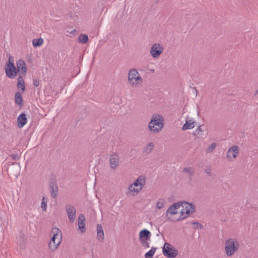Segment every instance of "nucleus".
Instances as JSON below:
<instances>
[{
    "mask_svg": "<svg viewBox=\"0 0 258 258\" xmlns=\"http://www.w3.org/2000/svg\"><path fill=\"white\" fill-rule=\"evenodd\" d=\"M164 126V118L161 115L154 114L149 123V130L154 133H158L163 128Z\"/></svg>",
    "mask_w": 258,
    "mask_h": 258,
    "instance_id": "1",
    "label": "nucleus"
},
{
    "mask_svg": "<svg viewBox=\"0 0 258 258\" xmlns=\"http://www.w3.org/2000/svg\"><path fill=\"white\" fill-rule=\"evenodd\" d=\"M180 216L178 218L173 221L182 220L187 217L190 213H193L196 211V206L192 204L184 201L180 202Z\"/></svg>",
    "mask_w": 258,
    "mask_h": 258,
    "instance_id": "2",
    "label": "nucleus"
},
{
    "mask_svg": "<svg viewBox=\"0 0 258 258\" xmlns=\"http://www.w3.org/2000/svg\"><path fill=\"white\" fill-rule=\"evenodd\" d=\"M127 81L133 87H138L143 83V79L136 69H132L128 72Z\"/></svg>",
    "mask_w": 258,
    "mask_h": 258,
    "instance_id": "3",
    "label": "nucleus"
},
{
    "mask_svg": "<svg viewBox=\"0 0 258 258\" xmlns=\"http://www.w3.org/2000/svg\"><path fill=\"white\" fill-rule=\"evenodd\" d=\"M53 236L48 244L51 251H54L58 247L62 239L61 231L57 228H53L51 230Z\"/></svg>",
    "mask_w": 258,
    "mask_h": 258,
    "instance_id": "4",
    "label": "nucleus"
},
{
    "mask_svg": "<svg viewBox=\"0 0 258 258\" xmlns=\"http://www.w3.org/2000/svg\"><path fill=\"white\" fill-rule=\"evenodd\" d=\"M239 243L233 238H229L225 243V250L228 256H231L239 249Z\"/></svg>",
    "mask_w": 258,
    "mask_h": 258,
    "instance_id": "5",
    "label": "nucleus"
},
{
    "mask_svg": "<svg viewBox=\"0 0 258 258\" xmlns=\"http://www.w3.org/2000/svg\"><path fill=\"white\" fill-rule=\"evenodd\" d=\"M162 252L163 254L168 258H174L176 257L178 254V250L168 242L165 243L163 247Z\"/></svg>",
    "mask_w": 258,
    "mask_h": 258,
    "instance_id": "6",
    "label": "nucleus"
},
{
    "mask_svg": "<svg viewBox=\"0 0 258 258\" xmlns=\"http://www.w3.org/2000/svg\"><path fill=\"white\" fill-rule=\"evenodd\" d=\"M139 240L143 246L145 247H149L148 241L150 240L151 236V232L146 229L142 230L139 234Z\"/></svg>",
    "mask_w": 258,
    "mask_h": 258,
    "instance_id": "7",
    "label": "nucleus"
},
{
    "mask_svg": "<svg viewBox=\"0 0 258 258\" xmlns=\"http://www.w3.org/2000/svg\"><path fill=\"white\" fill-rule=\"evenodd\" d=\"M164 50L163 46L160 43L154 44L150 49V54L154 58H158Z\"/></svg>",
    "mask_w": 258,
    "mask_h": 258,
    "instance_id": "8",
    "label": "nucleus"
},
{
    "mask_svg": "<svg viewBox=\"0 0 258 258\" xmlns=\"http://www.w3.org/2000/svg\"><path fill=\"white\" fill-rule=\"evenodd\" d=\"M110 166L112 169H116L119 166V156L118 153L115 152L110 155L109 160Z\"/></svg>",
    "mask_w": 258,
    "mask_h": 258,
    "instance_id": "9",
    "label": "nucleus"
},
{
    "mask_svg": "<svg viewBox=\"0 0 258 258\" xmlns=\"http://www.w3.org/2000/svg\"><path fill=\"white\" fill-rule=\"evenodd\" d=\"M69 220L70 223H73L76 219V208L71 205H67L66 207Z\"/></svg>",
    "mask_w": 258,
    "mask_h": 258,
    "instance_id": "10",
    "label": "nucleus"
},
{
    "mask_svg": "<svg viewBox=\"0 0 258 258\" xmlns=\"http://www.w3.org/2000/svg\"><path fill=\"white\" fill-rule=\"evenodd\" d=\"M49 188L51 196L52 198H55L58 195V186L55 178L51 179L49 182Z\"/></svg>",
    "mask_w": 258,
    "mask_h": 258,
    "instance_id": "11",
    "label": "nucleus"
},
{
    "mask_svg": "<svg viewBox=\"0 0 258 258\" xmlns=\"http://www.w3.org/2000/svg\"><path fill=\"white\" fill-rule=\"evenodd\" d=\"M239 149L237 146H233L230 148L227 153V158H231L233 157L235 158L238 154Z\"/></svg>",
    "mask_w": 258,
    "mask_h": 258,
    "instance_id": "12",
    "label": "nucleus"
},
{
    "mask_svg": "<svg viewBox=\"0 0 258 258\" xmlns=\"http://www.w3.org/2000/svg\"><path fill=\"white\" fill-rule=\"evenodd\" d=\"M17 72H21V74L25 75L27 73V69L25 61L22 59H19L17 62Z\"/></svg>",
    "mask_w": 258,
    "mask_h": 258,
    "instance_id": "13",
    "label": "nucleus"
},
{
    "mask_svg": "<svg viewBox=\"0 0 258 258\" xmlns=\"http://www.w3.org/2000/svg\"><path fill=\"white\" fill-rule=\"evenodd\" d=\"M180 208V202L175 203L171 205L167 210L166 216H167L169 214L175 215L178 213L177 210Z\"/></svg>",
    "mask_w": 258,
    "mask_h": 258,
    "instance_id": "14",
    "label": "nucleus"
},
{
    "mask_svg": "<svg viewBox=\"0 0 258 258\" xmlns=\"http://www.w3.org/2000/svg\"><path fill=\"white\" fill-rule=\"evenodd\" d=\"M27 122V118L25 113H22L17 118L18 126L19 128L23 127Z\"/></svg>",
    "mask_w": 258,
    "mask_h": 258,
    "instance_id": "15",
    "label": "nucleus"
},
{
    "mask_svg": "<svg viewBox=\"0 0 258 258\" xmlns=\"http://www.w3.org/2000/svg\"><path fill=\"white\" fill-rule=\"evenodd\" d=\"M146 183V177L144 175L139 176L136 181L132 184L135 186H140L143 188Z\"/></svg>",
    "mask_w": 258,
    "mask_h": 258,
    "instance_id": "16",
    "label": "nucleus"
},
{
    "mask_svg": "<svg viewBox=\"0 0 258 258\" xmlns=\"http://www.w3.org/2000/svg\"><path fill=\"white\" fill-rule=\"evenodd\" d=\"M195 121H194L192 119H187L185 123L183 125L181 128L183 131L193 128L195 126Z\"/></svg>",
    "mask_w": 258,
    "mask_h": 258,
    "instance_id": "17",
    "label": "nucleus"
},
{
    "mask_svg": "<svg viewBox=\"0 0 258 258\" xmlns=\"http://www.w3.org/2000/svg\"><path fill=\"white\" fill-rule=\"evenodd\" d=\"M5 72L7 76L11 79L15 78L17 75L16 68L14 70L11 68H5Z\"/></svg>",
    "mask_w": 258,
    "mask_h": 258,
    "instance_id": "18",
    "label": "nucleus"
},
{
    "mask_svg": "<svg viewBox=\"0 0 258 258\" xmlns=\"http://www.w3.org/2000/svg\"><path fill=\"white\" fill-rule=\"evenodd\" d=\"M97 237L98 239L101 241H103L104 239V234L103 227L101 224H98L97 225Z\"/></svg>",
    "mask_w": 258,
    "mask_h": 258,
    "instance_id": "19",
    "label": "nucleus"
},
{
    "mask_svg": "<svg viewBox=\"0 0 258 258\" xmlns=\"http://www.w3.org/2000/svg\"><path fill=\"white\" fill-rule=\"evenodd\" d=\"M17 87L19 89H21L23 92L25 90V83L22 76H19L17 78Z\"/></svg>",
    "mask_w": 258,
    "mask_h": 258,
    "instance_id": "20",
    "label": "nucleus"
},
{
    "mask_svg": "<svg viewBox=\"0 0 258 258\" xmlns=\"http://www.w3.org/2000/svg\"><path fill=\"white\" fill-rule=\"evenodd\" d=\"M15 103L20 106H23V100L21 94L17 92L15 93Z\"/></svg>",
    "mask_w": 258,
    "mask_h": 258,
    "instance_id": "21",
    "label": "nucleus"
},
{
    "mask_svg": "<svg viewBox=\"0 0 258 258\" xmlns=\"http://www.w3.org/2000/svg\"><path fill=\"white\" fill-rule=\"evenodd\" d=\"M153 143H150L144 148L143 153L147 155L149 154L153 150Z\"/></svg>",
    "mask_w": 258,
    "mask_h": 258,
    "instance_id": "22",
    "label": "nucleus"
},
{
    "mask_svg": "<svg viewBox=\"0 0 258 258\" xmlns=\"http://www.w3.org/2000/svg\"><path fill=\"white\" fill-rule=\"evenodd\" d=\"M182 172L188 174L190 176L195 174V170L192 167H184L182 170Z\"/></svg>",
    "mask_w": 258,
    "mask_h": 258,
    "instance_id": "23",
    "label": "nucleus"
},
{
    "mask_svg": "<svg viewBox=\"0 0 258 258\" xmlns=\"http://www.w3.org/2000/svg\"><path fill=\"white\" fill-rule=\"evenodd\" d=\"M157 248L155 247H152L151 249L147 253H146L145 256V258H153V256Z\"/></svg>",
    "mask_w": 258,
    "mask_h": 258,
    "instance_id": "24",
    "label": "nucleus"
},
{
    "mask_svg": "<svg viewBox=\"0 0 258 258\" xmlns=\"http://www.w3.org/2000/svg\"><path fill=\"white\" fill-rule=\"evenodd\" d=\"M88 37L86 34H81L78 38V41L83 44H85L88 41Z\"/></svg>",
    "mask_w": 258,
    "mask_h": 258,
    "instance_id": "25",
    "label": "nucleus"
},
{
    "mask_svg": "<svg viewBox=\"0 0 258 258\" xmlns=\"http://www.w3.org/2000/svg\"><path fill=\"white\" fill-rule=\"evenodd\" d=\"M43 42V39L42 38L35 39L33 40V45L34 47L41 46Z\"/></svg>",
    "mask_w": 258,
    "mask_h": 258,
    "instance_id": "26",
    "label": "nucleus"
},
{
    "mask_svg": "<svg viewBox=\"0 0 258 258\" xmlns=\"http://www.w3.org/2000/svg\"><path fill=\"white\" fill-rule=\"evenodd\" d=\"M165 201L163 199H159L157 202L156 208L161 209L165 206Z\"/></svg>",
    "mask_w": 258,
    "mask_h": 258,
    "instance_id": "27",
    "label": "nucleus"
},
{
    "mask_svg": "<svg viewBox=\"0 0 258 258\" xmlns=\"http://www.w3.org/2000/svg\"><path fill=\"white\" fill-rule=\"evenodd\" d=\"M47 199L45 197H43L42 199V202L41 204V207L42 210L46 211L47 208Z\"/></svg>",
    "mask_w": 258,
    "mask_h": 258,
    "instance_id": "28",
    "label": "nucleus"
},
{
    "mask_svg": "<svg viewBox=\"0 0 258 258\" xmlns=\"http://www.w3.org/2000/svg\"><path fill=\"white\" fill-rule=\"evenodd\" d=\"M217 145L216 143H213L211 144L209 147L207 149L206 152L209 153L212 152L216 148Z\"/></svg>",
    "mask_w": 258,
    "mask_h": 258,
    "instance_id": "29",
    "label": "nucleus"
},
{
    "mask_svg": "<svg viewBox=\"0 0 258 258\" xmlns=\"http://www.w3.org/2000/svg\"><path fill=\"white\" fill-rule=\"evenodd\" d=\"M133 186H134V185L133 184H131L130 185V186L128 187V189L130 191H135L136 193H138L142 189L141 187L139 189L133 187Z\"/></svg>",
    "mask_w": 258,
    "mask_h": 258,
    "instance_id": "30",
    "label": "nucleus"
},
{
    "mask_svg": "<svg viewBox=\"0 0 258 258\" xmlns=\"http://www.w3.org/2000/svg\"><path fill=\"white\" fill-rule=\"evenodd\" d=\"M86 224L85 222H83V223L82 224H78L79 229H80L82 233H84L86 231Z\"/></svg>",
    "mask_w": 258,
    "mask_h": 258,
    "instance_id": "31",
    "label": "nucleus"
},
{
    "mask_svg": "<svg viewBox=\"0 0 258 258\" xmlns=\"http://www.w3.org/2000/svg\"><path fill=\"white\" fill-rule=\"evenodd\" d=\"M85 218L83 214H81L79 215V218H78V224L80 225V224H82L83 222H85Z\"/></svg>",
    "mask_w": 258,
    "mask_h": 258,
    "instance_id": "32",
    "label": "nucleus"
},
{
    "mask_svg": "<svg viewBox=\"0 0 258 258\" xmlns=\"http://www.w3.org/2000/svg\"><path fill=\"white\" fill-rule=\"evenodd\" d=\"M193 134L194 135H198L200 136H202L203 134H202V130L201 128V126H198V127L197 128L195 133H194Z\"/></svg>",
    "mask_w": 258,
    "mask_h": 258,
    "instance_id": "33",
    "label": "nucleus"
},
{
    "mask_svg": "<svg viewBox=\"0 0 258 258\" xmlns=\"http://www.w3.org/2000/svg\"><path fill=\"white\" fill-rule=\"evenodd\" d=\"M5 68H12L13 69H14L15 70V66L14 65V61H12V62H8L6 64V67Z\"/></svg>",
    "mask_w": 258,
    "mask_h": 258,
    "instance_id": "34",
    "label": "nucleus"
},
{
    "mask_svg": "<svg viewBox=\"0 0 258 258\" xmlns=\"http://www.w3.org/2000/svg\"><path fill=\"white\" fill-rule=\"evenodd\" d=\"M10 157H11L13 160H16L19 159V156L18 154H12L10 155Z\"/></svg>",
    "mask_w": 258,
    "mask_h": 258,
    "instance_id": "35",
    "label": "nucleus"
},
{
    "mask_svg": "<svg viewBox=\"0 0 258 258\" xmlns=\"http://www.w3.org/2000/svg\"><path fill=\"white\" fill-rule=\"evenodd\" d=\"M39 80L38 79H33V85L35 87H38L39 85Z\"/></svg>",
    "mask_w": 258,
    "mask_h": 258,
    "instance_id": "36",
    "label": "nucleus"
},
{
    "mask_svg": "<svg viewBox=\"0 0 258 258\" xmlns=\"http://www.w3.org/2000/svg\"><path fill=\"white\" fill-rule=\"evenodd\" d=\"M193 225H194L196 228H201L202 227V225L200 224L199 222H194L192 223Z\"/></svg>",
    "mask_w": 258,
    "mask_h": 258,
    "instance_id": "37",
    "label": "nucleus"
},
{
    "mask_svg": "<svg viewBox=\"0 0 258 258\" xmlns=\"http://www.w3.org/2000/svg\"><path fill=\"white\" fill-rule=\"evenodd\" d=\"M205 172L209 175L211 176V169L209 167H207L205 169Z\"/></svg>",
    "mask_w": 258,
    "mask_h": 258,
    "instance_id": "38",
    "label": "nucleus"
},
{
    "mask_svg": "<svg viewBox=\"0 0 258 258\" xmlns=\"http://www.w3.org/2000/svg\"><path fill=\"white\" fill-rule=\"evenodd\" d=\"M7 56L9 57V62L14 61V58L13 56L11 55L10 53L7 54Z\"/></svg>",
    "mask_w": 258,
    "mask_h": 258,
    "instance_id": "39",
    "label": "nucleus"
},
{
    "mask_svg": "<svg viewBox=\"0 0 258 258\" xmlns=\"http://www.w3.org/2000/svg\"><path fill=\"white\" fill-rule=\"evenodd\" d=\"M75 31H76V30H75V29H74V30H72V31L70 32V33H71V34H73Z\"/></svg>",
    "mask_w": 258,
    "mask_h": 258,
    "instance_id": "40",
    "label": "nucleus"
}]
</instances>
